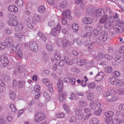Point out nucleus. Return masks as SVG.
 I'll use <instances>...</instances> for the list:
<instances>
[{
	"label": "nucleus",
	"mask_w": 124,
	"mask_h": 124,
	"mask_svg": "<svg viewBox=\"0 0 124 124\" xmlns=\"http://www.w3.org/2000/svg\"><path fill=\"white\" fill-rule=\"evenodd\" d=\"M112 13V18L111 19V21L113 20L115 22L114 24L113 29L117 33H119L122 32L124 30V29L121 27L119 26V24H122V22L120 21L119 20L117 19L119 17V14L117 13H113L111 11H110L109 12V17H110V13Z\"/></svg>",
	"instance_id": "obj_1"
},
{
	"label": "nucleus",
	"mask_w": 124,
	"mask_h": 124,
	"mask_svg": "<svg viewBox=\"0 0 124 124\" xmlns=\"http://www.w3.org/2000/svg\"><path fill=\"white\" fill-rule=\"evenodd\" d=\"M110 17H107L106 15H103L99 21V23H104L105 26L107 28L109 27L112 28V27L113 28L114 24L115 22L113 20L111 21V19L112 17V13H110Z\"/></svg>",
	"instance_id": "obj_2"
},
{
	"label": "nucleus",
	"mask_w": 124,
	"mask_h": 124,
	"mask_svg": "<svg viewBox=\"0 0 124 124\" xmlns=\"http://www.w3.org/2000/svg\"><path fill=\"white\" fill-rule=\"evenodd\" d=\"M29 49L32 50V52L35 53L38 51L37 44L35 41L32 40L30 41L29 44Z\"/></svg>",
	"instance_id": "obj_3"
},
{
	"label": "nucleus",
	"mask_w": 124,
	"mask_h": 124,
	"mask_svg": "<svg viewBox=\"0 0 124 124\" xmlns=\"http://www.w3.org/2000/svg\"><path fill=\"white\" fill-rule=\"evenodd\" d=\"M44 114L41 113H38L36 115L35 117L34 121L36 123L39 122L44 120L45 118Z\"/></svg>",
	"instance_id": "obj_4"
},
{
	"label": "nucleus",
	"mask_w": 124,
	"mask_h": 124,
	"mask_svg": "<svg viewBox=\"0 0 124 124\" xmlns=\"http://www.w3.org/2000/svg\"><path fill=\"white\" fill-rule=\"evenodd\" d=\"M83 110L82 109L77 108L74 111L76 115L78 116V118L80 120H81L84 117Z\"/></svg>",
	"instance_id": "obj_5"
},
{
	"label": "nucleus",
	"mask_w": 124,
	"mask_h": 124,
	"mask_svg": "<svg viewBox=\"0 0 124 124\" xmlns=\"http://www.w3.org/2000/svg\"><path fill=\"white\" fill-rule=\"evenodd\" d=\"M123 55V57H121V55L116 54L113 55V57H114L116 62L119 63H122L124 61V53Z\"/></svg>",
	"instance_id": "obj_6"
},
{
	"label": "nucleus",
	"mask_w": 124,
	"mask_h": 124,
	"mask_svg": "<svg viewBox=\"0 0 124 124\" xmlns=\"http://www.w3.org/2000/svg\"><path fill=\"white\" fill-rule=\"evenodd\" d=\"M109 81L111 84L119 86L120 82H122L121 80L116 79L115 77H114L110 78L109 79Z\"/></svg>",
	"instance_id": "obj_7"
},
{
	"label": "nucleus",
	"mask_w": 124,
	"mask_h": 124,
	"mask_svg": "<svg viewBox=\"0 0 124 124\" xmlns=\"http://www.w3.org/2000/svg\"><path fill=\"white\" fill-rule=\"evenodd\" d=\"M16 69V70L14 71L13 73V74L15 75H17V73L22 72L23 70L22 67L19 63H17Z\"/></svg>",
	"instance_id": "obj_8"
},
{
	"label": "nucleus",
	"mask_w": 124,
	"mask_h": 124,
	"mask_svg": "<svg viewBox=\"0 0 124 124\" xmlns=\"http://www.w3.org/2000/svg\"><path fill=\"white\" fill-rule=\"evenodd\" d=\"M105 74L103 72H99L95 77V80L96 81H101L104 76Z\"/></svg>",
	"instance_id": "obj_9"
},
{
	"label": "nucleus",
	"mask_w": 124,
	"mask_h": 124,
	"mask_svg": "<svg viewBox=\"0 0 124 124\" xmlns=\"http://www.w3.org/2000/svg\"><path fill=\"white\" fill-rule=\"evenodd\" d=\"M0 60L3 64L5 66L7 65L9 62L8 57L4 54H3L1 55Z\"/></svg>",
	"instance_id": "obj_10"
},
{
	"label": "nucleus",
	"mask_w": 124,
	"mask_h": 124,
	"mask_svg": "<svg viewBox=\"0 0 124 124\" xmlns=\"http://www.w3.org/2000/svg\"><path fill=\"white\" fill-rule=\"evenodd\" d=\"M60 94L58 96V99L61 102H63L65 99V97L66 96V94L63 91H61Z\"/></svg>",
	"instance_id": "obj_11"
},
{
	"label": "nucleus",
	"mask_w": 124,
	"mask_h": 124,
	"mask_svg": "<svg viewBox=\"0 0 124 124\" xmlns=\"http://www.w3.org/2000/svg\"><path fill=\"white\" fill-rule=\"evenodd\" d=\"M62 16L64 17L65 16L66 18L70 19H72V17L70 15V12L69 9L67 10L66 11H64L62 13Z\"/></svg>",
	"instance_id": "obj_12"
},
{
	"label": "nucleus",
	"mask_w": 124,
	"mask_h": 124,
	"mask_svg": "<svg viewBox=\"0 0 124 124\" xmlns=\"http://www.w3.org/2000/svg\"><path fill=\"white\" fill-rule=\"evenodd\" d=\"M8 10L11 12H14L16 13L18 11L17 8L14 5H10L8 8Z\"/></svg>",
	"instance_id": "obj_13"
},
{
	"label": "nucleus",
	"mask_w": 124,
	"mask_h": 124,
	"mask_svg": "<svg viewBox=\"0 0 124 124\" xmlns=\"http://www.w3.org/2000/svg\"><path fill=\"white\" fill-rule=\"evenodd\" d=\"M17 18L16 19H9L8 21V23L10 26H15L17 24Z\"/></svg>",
	"instance_id": "obj_14"
},
{
	"label": "nucleus",
	"mask_w": 124,
	"mask_h": 124,
	"mask_svg": "<svg viewBox=\"0 0 124 124\" xmlns=\"http://www.w3.org/2000/svg\"><path fill=\"white\" fill-rule=\"evenodd\" d=\"M57 85L58 89V92L59 93H60L61 91H62L63 82L61 80H60V79H59Z\"/></svg>",
	"instance_id": "obj_15"
},
{
	"label": "nucleus",
	"mask_w": 124,
	"mask_h": 124,
	"mask_svg": "<svg viewBox=\"0 0 124 124\" xmlns=\"http://www.w3.org/2000/svg\"><path fill=\"white\" fill-rule=\"evenodd\" d=\"M82 22L83 23L85 24H91L93 22L92 19L88 17H86L83 18L82 20Z\"/></svg>",
	"instance_id": "obj_16"
},
{
	"label": "nucleus",
	"mask_w": 124,
	"mask_h": 124,
	"mask_svg": "<svg viewBox=\"0 0 124 124\" xmlns=\"http://www.w3.org/2000/svg\"><path fill=\"white\" fill-rule=\"evenodd\" d=\"M74 40V41H76L77 44L78 46H81L84 43L83 39L81 37L75 39Z\"/></svg>",
	"instance_id": "obj_17"
},
{
	"label": "nucleus",
	"mask_w": 124,
	"mask_h": 124,
	"mask_svg": "<svg viewBox=\"0 0 124 124\" xmlns=\"http://www.w3.org/2000/svg\"><path fill=\"white\" fill-rule=\"evenodd\" d=\"M103 12H104V10L100 8L97 9L95 12V16L96 17H100L102 15V14Z\"/></svg>",
	"instance_id": "obj_18"
},
{
	"label": "nucleus",
	"mask_w": 124,
	"mask_h": 124,
	"mask_svg": "<svg viewBox=\"0 0 124 124\" xmlns=\"http://www.w3.org/2000/svg\"><path fill=\"white\" fill-rule=\"evenodd\" d=\"M101 38L103 41H106L108 38V34L106 32H103L101 33Z\"/></svg>",
	"instance_id": "obj_19"
},
{
	"label": "nucleus",
	"mask_w": 124,
	"mask_h": 124,
	"mask_svg": "<svg viewBox=\"0 0 124 124\" xmlns=\"http://www.w3.org/2000/svg\"><path fill=\"white\" fill-rule=\"evenodd\" d=\"M24 33L23 32L16 33H15L14 36L16 38L21 39L23 38L24 36Z\"/></svg>",
	"instance_id": "obj_20"
},
{
	"label": "nucleus",
	"mask_w": 124,
	"mask_h": 124,
	"mask_svg": "<svg viewBox=\"0 0 124 124\" xmlns=\"http://www.w3.org/2000/svg\"><path fill=\"white\" fill-rule=\"evenodd\" d=\"M41 16L37 14H35L33 20H34L35 22L33 21L34 23H37L40 21Z\"/></svg>",
	"instance_id": "obj_21"
},
{
	"label": "nucleus",
	"mask_w": 124,
	"mask_h": 124,
	"mask_svg": "<svg viewBox=\"0 0 124 124\" xmlns=\"http://www.w3.org/2000/svg\"><path fill=\"white\" fill-rule=\"evenodd\" d=\"M7 46V47L8 46H10L12 42V39L10 37L7 38L5 40L4 42Z\"/></svg>",
	"instance_id": "obj_22"
},
{
	"label": "nucleus",
	"mask_w": 124,
	"mask_h": 124,
	"mask_svg": "<svg viewBox=\"0 0 124 124\" xmlns=\"http://www.w3.org/2000/svg\"><path fill=\"white\" fill-rule=\"evenodd\" d=\"M24 27L23 24L21 23L15 27V30L17 31H20L22 30Z\"/></svg>",
	"instance_id": "obj_23"
},
{
	"label": "nucleus",
	"mask_w": 124,
	"mask_h": 124,
	"mask_svg": "<svg viewBox=\"0 0 124 124\" xmlns=\"http://www.w3.org/2000/svg\"><path fill=\"white\" fill-rule=\"evenodd\" d=\"M117 98L114 95H111L108 98L106 101L108 102H113L116 101Z\"/></svg>",
	"instance_id": "obj_24"
},
{
	"label": "nucleus",
	"mask_w": 124,
	"mask_h": 124,
	"mask_svg": "<svg viewBox=\"0 0 124 124\" xmlns=\"http://www.w3.org/2000/svg\"><path fill=\"white\" fill-rule=\"evenodd\" d=\"M26 82L24 81H17V86L20 88H24Z\"/></svg>",
	"instance_id": "obj_25"
},
{
	"label": "nucleus",
	"mask_w": 124,
	"mask_h": 124,
	"mask_svg": "<svg viewBox=\"0 0 124 124\" xmlns=\"http://www.w3.org/2000/svg\"><path fill=\"white\" fill-rule=\"evenodd\" d=\"M37 36L39 37L40 39L44 41H45L46 40V37L44 35L39 32L37 33Z\"/></svg>",
	"instance_id": "obj_26"
},
{
	"label": "nucleus",
	"mask_w": 124,
	"mask_h": 124,
	"mask_svg": "<svg viewBox=\"0 0 124 124\" xmlns=\"http://www.w3.org/2000/svg\"><path fill=\"white\" fill-rule=\"evenodd\" d=\"M63 47L65 48L67 46H69L70 44V41L66 39H63L62 41Z\"/></svg>",
	"instance_id": "obj_27"
},
{
	"label": "nucleus",
	"mask_w": 124,
	"mask_h": 124,
	"mask_svg": "<svg viewBox=\"0 0 124 124\" xmlns=\"http://www.w3.org/2000/svg\"><path fill=\"white\" fill-rule=\"evenodd\" d=\"M64 59L66 64L68 65H71L73 63L72 60L69 58L65 57Z\"/></svg>",
	"instance_id": "obj_28"
},
{
	"label": "nucleus",
	"mask_w": 124,
	"mask_h": 124,
	"mask_svg": "<svg viewBox=\"0 0 124 124\" xmlns=\"http://www.w3.org/2000/svg\"><path fill=\"white\" fill-rule=\"evenodd\" d=\"M60 32H59L57 31L55 29H53L51 30L50 34L52 36H56L58 35Z\"/></svg>",
	"instance_id": "obj_29"
},
{
	"label": "nucleus",
	"mask_w": 124,
	"mask_h": 124,
	"mask_svg": "<svg viewBox=\"0 0 124 124\" xmlns=\"http://www.w3.org/2000/svg\"><path fill=\"white\" fill-rule=\"evenodd\" d=\"M89 106L91 110H95L96 108L94 101H92L90 102L89 103Z\"/></svg>",
	"instance_id": "obj_30"
},
{
	"label": "nucleus",
	"mask_w": 124,
	"mask_h": 124,
	"mask_svg": "<svg viewBox=\"0 0 124 124\" xmlns=\"http://www.w3.org/2000/svg\"><path fill=\"white\" fill-rule=\"evenodd\" d=\"M73 30L75 32H77L78 30V24L76 23H74L72 25Z\"/></svg>",
	"instance_id": "obj_31"
},
{
	"label": "nucleus",
	"mask_w": 124,
	"mask_h": 124,
	"mask_svg": "<svg viewBox=\"0 0 124 124\" xmlns=\"http://www.w3.org/2000/svg\"><path fill=\"white\" fill-rule=\"evenodd\" d=\"M42 59L44 61H46L48 59V56L46 52L44 51H42Z\"/></svg>",
	"instance_id": "obj_32"
},
{
	"label": "nucleus",
	"mask_w": 124,
	"mask_h": 124,
	"mask_svg": "<svg viewBox=\"0 0 124 124\" xmlns=\"http://www.w3.org/2000/svg\"><path fill=\"white\" fill-rule=\"evenodd\" d=\"M113 69L111 67H108L104 68V71L107 73H109L112 72Z\"/></svg>",
	"instance_id": "obj_33"
},
{
	"label": "nucleus",
	"mask_w": 124,
	"mask_h": 124,
	"mask_svg": "<svg viewBox=\"0 0 124 124\" xmlns=\"http://www.w3.org/2000/svg\"><path fill=\"white\" fill-rule=\"evenodd\" d=\"M45 11V8L44 6H40L38 8V11L40 13H42Z\"/></svg>",
	"instance_id": "obj_34"
},
{
	"label": "nucleus",
	"mask_w": 124,
	"mask_h": 124,
	"mask_svg": "<svg viewBox=\"0 0 124 124\" xmlns=\"http://www.w3.org/2000/svg\"><path fill=\"white\" fill-rule=\"evenodd\" d=\"M24 23L28 26L30 29H33V26L31 23L27 20H25L24 21Z\"/></svg>",
	"instance_id": "obj_35"
},
{
	"label": "nucleus",
	"mask_w": 124,
	"mask_h": 124,
	"mask_svg": "<svg viewBox=\"0 0 124 124\" xmlns=\"http://www.w3.org/2000/svg\"><path fill=\"white\" fill-rule=\"evenodd\" d=\"M98 120L95 118L91 119L90 120V124H97L98 123Z\"/></svg>",
	"instance_id": "obj_36"
},
{
	"label": "nucleus",
	"mask_w": 124,
	"mask_h": 124,
	"mask_svg": "<svg viewBox=\"0 0 124 124\" xmlns=\"http://www.w3.org/2000/svg\"><path fill=\"white\" fill-rule=\"evenodd\" d=\"M93 62L90 61L87 63L85 64V67L87 69H90L93 66Z\"/></svg>",
	"instance_id": "obj_37"
},
{
	"label": "nucleus",
	"mask_w": 124,
	"mask_h": 124,
	"mask_svg": "<svg viewBox=\"0 0 124 124\" xmlns=\"http://www.w3.org/2000/svg\"><path fill=\"white\" fill-rule=\"evenodd\" d=\"M16 4L17 6L20 7H22L23 4L22 0H16Z\"/></svg>",
	"instance_id": "obj_38"
},
{
	"label": "nucleus",
	"mask_w": 124,
	"mask_h": 124,
	"mask_svg": "<svg viewBox=\"0 0 124 124\" xmlns=\"http://www.w3.org/2000/svg\"><path fill=\"white\" fill-rule=\"evenodd\" d=\"M93 94L92 92H89L87 95V99L90 100H91L93 98Z\"/></svg>",
	"instance_id": "obj_39"
},
{
	"label": "nucleus",
	"mask_w": 124,
	"mask_h": 124,
	"mask_svg": "<svg viewBox=\"0 0 124 124\" xmlns=\"http://www.w3.org/2000/svg\"><path fill=\"white\" fill-rule=\"evenodd\" d=\"M9 107L11 109L12 111L13 112H16L17 109L16 108L15 106L13 104H10Z\"/></svg>",
	"instance_id": "obj_40"
},
{
	"label": "nucleus",
	"mask_w": 124,
	"mask_h": 124,
	"mask_svg": "<svg viewBox=\"0 0 124 124\" xmlns=\"http://www.w3.org/2000/svg\"><path fill=\"white\" fill-rule=\"evenodd\" d=\"M9 95L10 98L12 100H14L16 97V94L12 90H10L9 92Z\"/></svg>",
	"instance_id": "obj_41"
},
{
	"label": "nucleus",
	"mask_w": 124,
	"mask_h": 124,
	"mask_svg": "<svg viewBox=\"0 0 124 124\" xmlns=\"http://www.w3.org/2000/svg\"><path fill=\"white\" fill-rule=\"evenodd\" d=\"M94 102L95 105H96L97 107L98 108H101V104L99 100L97 99L95 100Z\"/></svg>",
	"instance_id": "obj_42"
},
{
	"label": "nucleus",
	"mask_w": 124,
	"mask_h": 124,
	"mask_svg": "<svg viewBox=\"0 0 124 124\" xmlns=\"http://www.w3.org/2000/svg\"><path fill=\"white\" fill-rule=\"evenodd\" d=\"M86 62V61L85 60L82 59L80 60L78 62V65L82 66Z\"/></svg>",
	"instance_id": "obj_43"
},
{
	"label": "nucleus",
	"mask_w": 124,
	"mask_h": 124,
	"mask_svg": "<svg viewBox=\"0 0 124 124\" xmlns=\"http://www.w3.org/2000/svg\"><path fill=\"white\" fill-rule=\"evenodd\" d=\"M47 86L48 87V91L50 92H53L54 91L53 89V86L52 84H51L49 83L48 84Z\"/></svg>",
	"instance_id": "obj_44"
},
{
	"label": "nucleus",
	"mask_w": 124,
	"mask_h": 124,
	"mask_svg": "<svg viewBox=\"0 0 124 124\" xmlns=\"http://www.w3.org/2000/svg\"><path fill=\"white\" fill-rule=\"evenodd\" d=\"M87 86L89 88L93 89L95 87L96 85L94 83L91 82Z\"/></svg>",
	"instance_id": "obj_45"
},
{
	"label": "nucleus",
	"mask_w": 124,
	"mask_h": 124,
	"mask_svg": "<svg viewBox=\"0 0 124 124\" xmlns=\"http://www.w3.org/2000/svg\"><path fill=\"white\" fill-rule=\"evenodd\" d=\"M124 53V47H120L118 52V53H116L115 54H118L120 55H121L122 54V53H123V54Z\"/></svg>",
	"instance_id": "obj_46"
},
{
	"label": "nucleus",
	"mask_w": 124,
	"mask_h": 124,
	"mask_svg": "<svg viewBox=\"0 0 124 124\" xmlns=\"http://www.w3.org/2000/svg\"><path fill=\"white\" fill-rule=\"evenodd\" d=\"M111 95L110 93L108 92H105L103 94L105 98L107 100L108 98Z\"/></svg>",
	"instance_id": "obj_47"
},
{
	"label": "nucleus",
	"mask_w": 124,
	"mask_h": 124,
	"mask_svg": "<svg viewBox=\"0 0 124 124\" xmlns=\"http://www.w3.org/2000/svg\"><path fill=\"white\" fill-rule=\"evenodd\" d=\"M6 45L4 44V42L2 43L0 42V50H3L5 48L7 47V45Z\"/></svg>",
	"instance_id": "obj_48"
},
{
	"label": "nucleus",
	"mask_w": 124,
	"mask_h": 124,
	"mask_svg": "<svg viewBox=\"0 0 124 124\" xmlns=\"http://www.w3.org/2000/svg\"><path fill=\"white\" fill-rule=\"evenodd\" d=\"M114 113L111 111H110L106 112L105 113V115L106 116L109 117H112L114 115Z\"/></svg>",
	"instance_id": "obj_49"
},
{
	"label": "nucleus",
	"mask_w": 124,
	"mask_h": 124,
	"mask_svg": "<svg viewBox=\"0 0 124 124\" xmlns=\"http://www.w3.org/2000/svg\"><path fill=\"white\" fill-rule=\"evenodd\" d=\"M66 5V2L65 1H63L61 2L60 6V8L63 9L65 8Z\"/></svg>",
	"instance_id": "obj_50"
},
{
	"label": "nucleus",
	"mask_w": 124,
	"mask_h": 124,
	"mask_svg": "<svg viewBox=\"0 0 124 124\" xmlns=\"http://www.w3.org/2000/svg\"><path fill=\"white\" fill-rule=\"evenodd\" d=\"M107 124L109 123V122L111 121L112 120V117H109L106 116L104 118Z\"/></svg>",
	"instance_id": "obj_51"
},
{
	"label": "nucleus",
	"mask_w": 124,
	"mask_h": 124,
	"mask_svg": "<svg viewBox=\"0 0 124 124\" xmlns=\"http://www.w3.org/2000/svg\"><path fill=\"white\" fill-rule=\"evenodd\" d=\"M63 107L65 111L67 114H68L70 113V110L69 108L66 105H63Z\"/></svg>",
	"instance_id": "obj_52"
},
{
	"label": "nucleus",
	"mask_w": 124,
	"mask_h": 124,
	"mask_svg": "<svg viewBox=\"0 0 124 124\" xmlns=\"http://www.w3.org/2000/svg\"><path fill=\"white\" fill-rule=\"evenodd\" d=\"M117 93L120 94H124V88L122 87L119 88L118 90Z\"/></svg>",
	"instance_id": "obj_53"
},
{
	"label": "nucleus",
	"mask_w": 124,
	"mask_h": 124,
	"mask_svg": "<svg viewBox=\"0 0 124 124\" xmlns=\"http://www.w3.org/2000/svg\"><path fill=\"white\" fill-rule=\"evenodd\" d=\"M7 17L9 18L10 19H16L17 18V16L12 14H8L7 15Z\"/></svg>",
	"instance_id": "obj_54"
},
{
	"label": "nucleus",
	"mask_w": 124,
	"mask_h": 124,
	"mask_svg": "<svg viewBox=\"0 0 124 124\" xmlns=\"http://www.w3.org/2000/svg\"><path fill=\"white\" fill-rule=\"evenodd\" d=\"M59 65L60 66L63 67L65 65V61L63 60H60L59 62Z\"/></svg>",
	"instance_id": "obj_55"
},
{
	"label": "nucleus",
	"mask_w": 124,
	"mask_h": 124,
	"mask_svg": "<svg viewBox=\"0 0 124 124\" xmlns=\"http://www.w3.org/2000/svg\"><path fill=\"white\" fill-rule=\"evenodd\" d=\"M79 104L81 106L85 107L87 105V103L86 102L84 101H80Z\"/></svg>",
	"instance_id": "obj_56"
},
{
	"label": "nucleus",
	"mask_w": 124,
	"mask_h": 124,
	"mask_svg": "<svg viewBox=\"0 0 124 124\" xmlns=\"http://www.w3.org/2000/svg\"><path fill=\"white\" fill-rule=\"evenodd\" d=\"M40 87L38 85H36L34 88V90L36 93L39 92L40 91Z\"/></svg>",
	"instance_id": "obj_57"
},
{
	"label": "nucleus",
	"mask_w": 124,
	"mask_h": 124,
	"mask_svg": "<svg viewBox=\"0 0 124 124\" xmlns=\"http://www.w3.org/2000/svg\"><path fill=\"white\" fill-rule=\"evenodd\" d=\"M43 96L46 100H49L50 99V96L46 92H44L43 93Z\"/></svg>",
	"instance_id": "obj_58"
},
{
	"label": "nucleus",
	"mask_w": 124,
	"mask_h": 124,
	"mask_svg": "<svg viewBox=\"0 0 124 124\" xmlns=\"http://www.w3.org/2000/svg\"><path fill=\"white\" fill-rule=\"evenodd\" d=\"M61 23L62 25H66L67 23L66 19L64 17H62Z\"/></svg>",
	"instance_id": "obj_59"
},
{
	"label": "nucleus",
	"mask_w": 124,
	"mask_h": 124,
	"mask_svg": "<svg viewBox=\"0 0 124 124\" xmlns=\"http://www.w3.org/2000/svg\"><path fill=\"white\" fill-rule=\"evenodd\" d=\"M104 55L102 52H100L98 53V56L101 59H104Z\"/></svg>",
	"instance_id": "obj_60"
},
{
	"label": "nucleus",
	"mask_w": 124,
	"mask_h": 124,
	"mask_svg": "<svg viewBox=\"0 0 124 124\" xmlns=\"http://www.w3.org/2000/svg\"><path fill=\"white\" fill-rule=\"evenodd\" d=\"M102 112V110L101 108H98V110L95 111L94 114L97 115H99Z\"/></svg>",
	"instance_id": "obj_61"
},
{
	"label": "nucleus",
	"mask_w": 124,
	"mask_h": 124,
	"mask_svg": "<svg viewBox=\"0 0 124 124\" xmlns=\"http://www.w3.org/2000/svg\"><path fill=\"white\" fill-rule=\"evenodd\" d=\"M54 57L56 60L58 61L60 59L61 56L59 54H55L54 55Z\"/></svg>",
	"instance_id": "obj_62"
},
{
	"label": "nucleus",
	"mask_w": 124,
	"mask_h": 124,
	"mask_svg": "<svg viewBox=\"0 0 124 124\" xmlns=\"http://www.w3.org/2000/svg\"><path fill=\"white\" fill-rule=\"evenodd\" d=\"M16 56L20 58L22 57V54L21 50H18L17 52Z\"/></svg>",
	"instance_id": "obj_63"
},
{
	"label": "nucleus",
	"mask_w": 124,
	"mask_h": 124,
	"mask_svg": "<svg viewBox=\"0 0 124 124\" xmlns=\"http://www.w3.org/2000/svg\"><path fill=\"white\" fill-rule=\"evenodd\" d=\"M10 77L7 75H5L3 77V79L4 80L6 81H7L8 80H9L10 79Z\"/></svg>",
	"instance_id": "obj_64"
}]
</instances>
